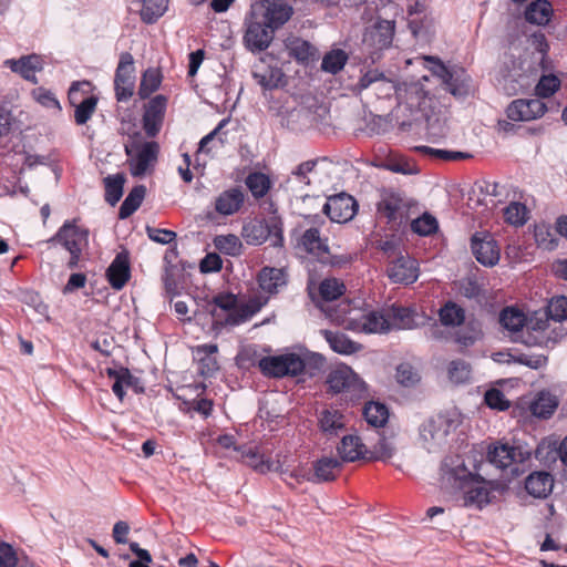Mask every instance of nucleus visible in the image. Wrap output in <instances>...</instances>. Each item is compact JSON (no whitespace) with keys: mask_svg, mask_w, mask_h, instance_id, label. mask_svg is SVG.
I'll list each match as a JSON object with an SVG mask.
<instances>
[{"mask_svg":"<svg viewBox=\"0 0 567 567\" xmlns=\"http://www.w3.org/2000/svg\"><path fill=\"white\" fill-rule=\"evenodd\" d=\"M537 72L528 59H511L509 63L505 62L501 68L497 83L507 95H516L530 87Z\"/></svg>","mask_w":567,"mask_h":567,"instance_id":"3","label":"nucleus"},{"mask_svg":"<svg viewBox=\"0 0 567 567\" xmlns=\"http://www.w3.org/2000/svg\"><path fill=\"white\" fill-rule=\"evenodd\" d=\"M274 32L275 29L268 27L265 20L251 17L250 12L246 20L245 44L250 51L266 50L274 39Z\"/></svg>","mask_w":567,"mask_h":567,"instance_id":"12","label":"nucleus"},{"mask_svg":"<svg viewBox=\"0 0 567 567\" xmlns=\"http://www.w3.org/2000/svg\"><path fill=\"white\" fill-rule=\"evenodd\" d=\"M384 83L389 85V89H392L393 85L390 81L386 80L384 73L380 72L377 69L369 70L365 72L359 80V82L353 87V91L357 93H361L363 90L368 89L374 83Z\"/></svg>","mask_w":567,"mask_h":567,"instance_id":"53","label":"nucleus"},{"mask_svg":"<svg viewBox=\"0 0 567 567\" xmlns=\"http://www.w3.org/2000/svg\"><path fill=\"white\" fill-rule=\"evenodd\" d=\"M348 61V54L341 49H333L324 54L321 62L322 71L331 74L340 72Z\"/></svg>","mask_w":567,"mask_h":567,"instance_id":"44","label":"nucleus"},{"mask_svg":"<svg viewBox=\"0 0 567 567\" xmlns=\"http://www.w3.org/2000/svg\"><path fill=\"white\" fill-rule=\"evenodd\" d=\"M169 0H143L141 19L145 23L156 22L167 10Z\"/></svg>","mask_w":567,"mask_h":567,"instance_id":"42","label":"nucleus"},{"mask_svg":"<svg viewBox=\"0 0 567 567\" xmlns=\"http://www.w3.org/2000/svg\"><path fill=\"white\" fill-rule=\"evenodd\" d=\"M484 401L491 409L505 411L509 408V401L505 399L504 393L498 389L486 391Z\"/></svg>","mask_w":567,"mask_h":567,"instance_id":"61","label":"nucleus"},{"mask_svg":"<svg viewBox=\"0 0 567 567\" xmlns=\"http://www.w3.org/2000/svg\"><path fill=\"white\" fill-rule=\"evenodd\" d=\"M342 462L336 457H322L315 462L313 464V474L300 472L297 470L293 471H280V474L284 476V480L293 478L297 482L300 480L313 482V483H322L333 481L337 475L336 472L341 468Z\"/></svg>","mask_w":567,"mask_h":567,"instance_id":"11","label":"nucleus"},{"mask_svg":"<svg viewBox=\"0 0 567 567\" xmlns=\"http://www.w3.org/2000/svg\"><path fill=\"white\" fill-rule=\"evenodd\" d=\"M107 375L114 380L112 390L114 394L122 401L124 398V386H132L134 377L130 373L128 369L121 368L120 370L107 369Z\"/></svg>","mask_w":567,"mask_h":567,"instance_id":"46","label":"nucleus"},{"mask_svg":"<svg viewBox=\"0 0 567 567\" xmlns=\"http://www.w3.org/2000/svg\"><path fill=\"white\" fill-rule=\"evenodd\" d=\"M252 76L264 90H274L281 85L284 72L278 66L260 62L255 65Z\"/></svg>","mask_w":567,"mask_h":567,"instance_id":"27","label":"nucleus"},{"mask_svg":"<svg viewBox=\"0 0 567 567\" xmlns=\"http://www.w3.org/2000/svg\"><path fill=\"white\" fill-rule=\"evenodd\" d=\"M245 202V194L239 187H231L220 193L215 199V209L223 216L236 214Z\"/></svg>","mask_w":567,"mask_h":567,"instance_id":"24","label":"nucleus"},{"mask_svg":"<svg viewBox=\"0 0 567 567\" xmlns=\"http://www.w3.org/2000/svg\"><path fill=\"white\" fill-rule=\"evenodd\" d=\"M167 99L164 95L154 96L145 106L143 127L147 136H155L163 124Z\"/></svg>","mask_w":567,"mask_h":567,"instance_id":"20","label":"nucleus"},{"mask_svg":"<svg viewBox=\"0 0 567 567\" xmlns=\"http://www.w3.org/2000/svg\"><path fill=\"white\" fill-rule=\"evenodd\" d=\"M258 368L268 378L297 377L306 368L305 361L295 353L264 357Z\"/></svg>","mask_w":567,"mask_h":567,"instance_id":"7","label":"nucleus"},{"mask_svg":"<svg viewBox=\"0 0 567 567\" xmlns=\"http://www.w3.org/2000/svg\"><path fill=\"white\" fill-rule=\"evenodd\" d=\"M76 219L66 220L50 239L51 243L60 244L70 252L68 267L73 269L78 267L82 252L89 246V229L79 226Z\"/></svg>","mask_w":567,"mask_h":567,"instance_id":"4","label":"nucleus"},{"mask_svg":"<svg viewBox=\"0 0 567 567\" xmlns=\"http://www.w3.org/2000/svg\"><path fill=\"white\" fill-rule=\"evenodd\" d=\"M394 451V445L388 439L381 437L373 450L369 451L368 460L388 461L393 456Z\"/></svg>","mask_w":567,"mask_h":567,"instance_id":"56","label":"nucleus"},{"mask_svg":"<svg viewBox=\"0 0 567 567\" xmlns=\"http://www.w3.org/2000/svg\"><path fill=\"white\" fill-rule=\"evenodd\" d=\"M322 212L333 223H347L351 220L357 213V202L352 196L341 193L330 196L323 205Z\"/></svg>","mask_w":567,"mask_h":567,"instance_id":"15","label":"nucleus"},{"mask_svg":"<svg viewBox=\"0 0 567 567\" xmlns=\"http://www.w3.org/2000/svg\"><path fill=\"white\" fill-rule=\"evenodd\" d=\"M425 60L433 64L430 66V70L433 75L440 78L443 81L445 90L455 96H462L465 94V86L463 82L462 85H455L451 82L453 79L452 70L447 69L439 59L433 56H426Z\"/></svg>","mask_w":567,"mask_h":567,"instance_id":"33","label":"nucleus"},{"mask_svg":"<svg viewBox=\"0 0 567 567\" xmlns=\"http://www.w3.org/2000/svg\"><path fill=\"white\" fill-rule=\"evenodd\" d=\"M538 317H542L544 320H547L548 330L553 337L557 333L558 340L563 337V331H556V329H550V321L561 322L567 319V298L565 296H556L553 297L548 305L545 313H538Z\"/></svg>","mask_w":567,"mask_h":567,"instance_id":"28","label":"nucleus"},{"mask_svg":"<svg viewBox=\"0 0 567 567\" xmlns=\"http://www.w3.org/2000/svg\"><path fill=\"white\" fill-rule=\"evenodd\" d=\"M125 150L126 154L131 156L128 161L131 174L136 177L143 176L157 159L158 145L155 142L144 143L135 156L131 155L127 146Z\"/></svg>","mask_w":567,"mask_h":567,"instance_id":"22","label":"nucleus"},{"mask_svg":"<svg viewBox=\"0 0 567 567\" xmlns=\"http://www.w3.org/2000/svg\"><path fill=\"white\" fill-rule=\"evenodd\" d=\"M134 73L133 55L128 52L121 53L114 80L116 99L118 101H126L133 95Z\"/></svg>","mask_w":567,"mask_h":567,"instance_id":"13","label":"nucleus"},{"mask_svg":"<svg viewBox=\"0 0 567 567\" xmlns=\"http://www.w3.org/2000/svg\"><path fill=\"white\" fill-rule=\"evenodd\" d=\"M146 194V187L144 185L135 186L126 196L120 207V218L125 219L130 217L141 206Z\"/></svg>","mask_w":567,"mask_h":567,"instance_id":"41","label":"nucleus"},{"mask_svg":"<svg viewBox=\"0 0 567 567\" xmlns=\"http://www.w3.org/2000/svg\"><path fill=\"white\" fill-rule=\"evenodd\" d=\"M499 323L504 329L515 336V340L520 339L526 346L549 347L558 341V334L553 337L547 332L548 323L538 312L530 318H526L525 313L519 309L507 307L499 315Z\"/></svg>","mask_w":567,"mask_h":567,"instance_id":"1","label":"nucleus"},{"mask_svg":"<svg viewBox=\"0 0 567 567\" xmlns=\"http://www.w3.org/2000/svg\"><path fill=\"white\" fill-rule=\"evenodd\" d=\"M449 377L455 383L468 381L471 377L470 365L462 360L452 361L449 365Z\"/></svg>","mask_w":567,"mask_h":567,"instance_id":"59","label":"nucleus"},{"mask_svg":"<svg viewBox=\"0 0 567 567\" xmlns=\"http://www.w3.org/2000/svg\"><path fill=\"white\" fill-rule=\"evenodd\" d=\"M219 311H225L223 324L237 326L247 319V316L237 310V298L233 293H219L213 298L210 313L214 318L219 317Z\"/></svg>","mask_w":567,"mask_h":567,"instance_id":"18","label":"nucleus"},{"mask_svg":"<svg viewBox=\"0 0 567 567\" xmlns=\"http://www.w3.org/2000/svg\"><path fill=\"white\" fill-rule=\"evenodd\" d=\"M449 423L444 416L431 417L423 423L421 435L425 441L442 439L447 435Z\"/></svg>","mask_w":567,"mask_h":567,"instance_id":"38","label":"nucleus"},{"mask_svg":"<svg viewBox=\"0 0 567 567\" xmlns=\"http://www.w3.org/2000/svg\"><path fill=\"white\" fill-rule=\"evenodd\" d=\"M243 457L246 460L247 464L251 466L254 470L259 473H268V472H277L280 470V465L278 462L270 461L266 458L262 454H259L257 451L252 449H248L243 452Z\"/></svg>","mask_w":567,"mask_h":567,"instance_id":"39","label":"nucleus"},{"mask_svg":"<svg viewBox=\"0 0 567 567\" xmlns=\"http://www.w3.org/2000/svg\"><path fill=\"white\" fill-rule=\"evenodd\" d=\"M79 93L78 84H72L69 90V100L75 105L74 120L78 125L85 124L94 113L97 104V97L89 96L76 104V95Z\"/></svg>","mask_w":567,"mask_h":567,"instance_id":"30","label":"nucleus"},{"mask_svg":"<svg viewBox=\"0 0 567 567\" xmlns=\"http://www.w3.org/2000/svg\"><path fill=\"white\" fill-rule=\"evenodd\" d=\"M324 337L331 349L341 354H352L361 349V346L347 336L339 332L324 331Z\"/></svg>","mask_w":567,"mask_h":567,"instance_id":"37","label":"nucleus"},{"mask_svg":"<svg viewBox=\"0 0 567 567\" xmlns=\"http://www.w3.org/2000/svg\"><path fill=\"white\" fill-rule=\"evenodd\" d=\"M535 240L538 246L545 249H554L556 247V240L553 238L550 229L547 225L542 224L535 227Z\"/></svg>","mask_w":567,"mask_h":567,"instance_id":"63","label":"nucleus"},{"mask_svg":"<svg viewBox=\"0 0 567 567\" xmlns=\"http://www.w3.org/2000/svg\"><path fill=\"white\" fill-rule=\"evenodd\" d=\"M442 324L455 327L460 326L465 320V311L453 301L446 302L439 312Z\"/></svg>","mask_w":567,"mask_h":567,"instance_id":"43","label":"nucleus"},{"mask_svg":"<svg viewBox=\"0 0 567 567\" xmlns=\"http://www.w3.org/2000/svg\"><path fill=\"white\" fill-rule=\"evenodd\" d=\"M221 127L223 124L220 123L215 130L200 140L198 147L199 152L208 154L213 150L220 148L224 145L225 141L219 134Z\"/></svg>","mask_w":567,"mask_h":567,"instance_id":"58","label":"nucleus"},{"mask_svg":"<svg viewBox=\"0 0 567 567\" xmlns=\"http://www.w3.org/2000/svg\"><path fill=\"white\" fill-rule=\"evenodd\" d=\"M395 24L390 20H378L365 33L364 42L377 51L391 47Z\"/></svg>","mask_w":567,"mask_h":567,"instance_id":"21","label":"nucleus"},{"mask_svg":"<svg viewBox=\"0 0 567 567\" xmlns=\"http://www.w3.org/2000/svg\"><path fill=\"white\" fill-rule=\"evenodd\" d=\"M471 247L480 264L493 267L498 262L501 250L489 233L481 231L474 234L471 240Z\"/></svg>","mask_w":567,"mask_h":567,"instance_id":"17","label":"nucleus"},{"mask_svg":"<svg viewBox=\"0 0 567 567\" xmlns=\"http://www.w3.org/2000/svg\"><path fill=\"white\" fill-rule=\"evenodd\" d=\"M106 276L112 288L122 289L130 279V262L126 254H117L110 267Z\"/></svg>","mask_w":567,"mask_h":567,"instance_id":"26","label":"nucleus"},{"mask_svg":"<svg viewBox=\"0 0 567 567\" xmlns=\"http://www.w3.org/2000/svg\"><path fill=\"white\" fill-rule=\"evenodd\" d=\"M327 384L333 393H346L350 399H361L367 392L365 383L348 365H339L331 370Z\"/></svg>","mask_w":567,"mask_h":567,"instance_id":"8","label":"nucleus"},{"mask_svg":"<svg viewBox=\"0 0 567 567\" xmlns=\"http://www.w3.org/2000/svg\"><path fill=\"white\" fill-rule=\"evenodd\" d=\"M549 453L554 454L551 456L553 460L559 457L561 463L567 466V435L561 440L560 443L547 440L542 441L535 451V456L540 461H546L549 458Z\"/></svg>","mask_w":567,"mask_h":567,"instance_id":"35","label":"nucleus"},{"mask_svg":"<svg viewBox=\"0 0 567 567\" xmlns=\"http://www.w3.org/2000/svg\"><path fill=\"white\" fill-rule=\"evenodd\" d=\"M439 228L436 218L427 213L412 220L411 229L420 236L434 234Z\"/></svg>","mask_w":567,"mask_h":567,"instance_id":"52","label":"nucleus"},{"mask_svg":"<svg viewBox=\"0 0 567 567\" xmlns=\"http://www.w3.org/2000/svg\"><path fill=\"white\" fill-rule=\"evenodd\" d=\"M554 488V477L545 471H535L525 478L526 492L535 497L544 499L549 496Z\"/></svg>","mask_w":567,"mask_h":567,"instance_id":"23","label":"nucleus"},{"mask_svg":"<svg viewBox=\"0 0 567 567\" xmlns=\"http://www.w3.org/2000/svg\"><path fill=\"white\" fill-rule=\"evenodd\" d=\"M378 210L389 220L402 219L404 215V204L402 198L394 193L385 194L378 204Z\"/></svg>","mask_w":567,"mask_h":567,"instance_id":"36","label":"nucleus"},{"mask_svg":"<svg viewBox=\"0 0 567 567\" xmlns=\"http://www.w3.org/2000/svg\"><path fill=\"white\" fill-rule=\"evenodd\" d=\"M246 185L255 198H262L269 192L271 182L264 173H250L246 177Z\"/></svg>","mask_w":567,"mask_h":567,"instance_id":"47","label":"nucleus"},{"mask_svg":"<svg viewBox=\"0 0 567 567\" xmlns=\"http://www.w3.org/2000/svg\"><path fill=\"white\" fill-rule=\"evenodd\" d=\"M547 112L546 104L540 99H517L506 109L511 121L528 122L540 118Z\"/></svg>","mask_w":567,"mask_h":567,"instance_id":"14","label":"nucleus"},{"mask_svg":"<svg viewBox=\"0 0 567 567\" xmlns=\"http://www.w3.org/2000/svg\"><path fill=\"white\" fill-rule=\"evenodd\" d=\"M553 16L551 4L547 0H535L525 10V19L529 23L546 25Z\"/></svg>","mask_w":567,"mask_h":567,"instance_id":"34","label":"nucleus"},{"mask_svg":"<svg viewBox=\"0 0 567 567\" xmlns=\"http://www.w3.org/2000/svg\"><path fill=\"white\" fill-rule=\"evenodd\" d=\"M105 183V200L114 206L123 195V186L125 183V176L123 174H116L107 176L104 179Z\"/></svg>","mask_w":567,"mask_h":567,"instance_id":"48","label":"nucleus"},{"mask_svg":"<svg viewBox=\"0 0 567 567\" xmlns=\"http://www.w3.org/2000/svg\"><path fill=\"white\" fill-rule=\"evenodd\" d=\"M560 86V80L555 75H542L535 86L538 97L545 99L551 96Z\"/></svg>","mask_w":567,"mask_h":567,"instance_id":"54","label":"nucleus"},{"mask_svg":"<svg viewBox=\"0 0 567 567\" xmlns=\"http://www.w3.org/2000/svg\"><path fill=\"white\" fill-rule=\"evenodd\" d=\"M251 17L261 18L268 27L277 30L292 16L293 10L281 0H251Z\"/></svg>","mask_w":567,"mask_h":567,"instance_id":"9","label":"nucleus"},{"mask_svg":"<svg viewBox=\"0 0 567 567\" xmlns=\"http://www.w3.org/2000/svg\"><path fill=\"white\" fill-rule=\"evenodd\" d=\"M319 291L324 300H334L343 295L344 285L336 278H327L320 284Z\"/></svg>","mask_w":567,"mask_h":567,"instance_id":"55","label":"nucleus"},{"mask_svg":"<svg viewBox=\"0 0 567 567\" xmlns=\"http://www.w3.org/2000/svg\"><path fill=\"white\" fill-rule=\"evenodd\" d=\"M527 209L525 205L514 202L504 209V218L507 223L519 226L526 221Z\"/></svg>","mask_w":567,"mask_h":567,"instance_id":"57","label":"nucleus"},{"mask_svg":"<svg viewBox=\"0 0 567 567\" xmlns=\"http://www.w3.org/2000/svg\"><path fill=\"white\" fill-rule=\"evenodd\" d=\"M31 95L33 100H35L39 104H41L44 107L56 110L61 109L55 95L44 87H37L32 90Z\"/></svg>","mask_w":567,"mask_h":567,"instance_id":"62","label":"nucleus"},{"mask_svg":"<svg viewBox=\"0 0 567 567\" xmlns=\"http://www.w3.org/2000/svg\"><path fill=\"white\" fill-rule=\"evenodd\" d=\"M363 415L370 425L381 427L384 426L389 419V411L382 403L370 402L365 404Z\"/></svg>","mask_w":567,"mask_h":567,"instance_id":"45","label":"nucleus"},{"mask_svg":"<svg viewBox=\"0 0 567 567\" xmlns=\"http://www.w3.org/2000/svg\"><path fill=\"white\" fill-rule=\"evenodd\" d=\"M312 225L306 229L300 226L293 231L296 248L317 257L320 261H324L329 254L328 239L321 237L320 229L315 225V218H307Z\"/></svg>","mask_w":567,"mask_h":567,"instance_id":"10","label":"nucleus"},{"mask_svg":"<svg viewBox=\"0 0 567 567\" xmlns=\"http://www.w3.org/2000/svg\"><path fill=\"white\" fill-rule=\"evenodd\" d=\"M162 75L157 69H147L141 80L138 95L142 99L148 97L161 85Z\"/></svg>","mask_w":567,"mask_h":567,"instance_id":"49","label":"nucleus"},{"mask_svg":"<svg viewBox=\"0 0 567 567\" xmlns=\"http://www.w3.org/2000/svg\"><path fill=\"white\" fill-rule=\"evenodd\" d=\"M312 45L303 40L297 39L290 44L291 54L299 61H307L312 55Z\"/></svg>","mask_w":567,"mask_h":567,"instance_id":"64","label":"nucleus"},{"mask_svg":"<svg viewBox=\"0 0 567 567\" xmlns=\"http://www.w3.org/2000/svg\"><path fill=\"white\" fill-rule=\"evenodd\" d=\"M513 446L502 444L488 451V460L499 468H506L513 464Z\"/></svg>","mask_w":567,"mask_h":567,"instance_id":"51","label":"nucleus"},{"mask_svg":"<svg viewBox=\"0 0 567 567\" xmlns=\"http://www.w3.org/2000/svg\"><path fill=\"white\" fill-rule=\"evenodd\" d=\"M341 315L336 319L347 328L365 333H386L390 331L389 315L386 310H372L363 312L351 309L348 303L339 305Z\"/></svg>","mask_w":567,"mask_h":567,"instance_id":"2","label":"nucleus"},{"mask_svg":"<svg viewBox=\"0 0 567 567\" xmlns=\"http://www.w3.org/2000/svg\"><path fill=\"white\" fill-rule=\"evenodd\" d=\"M318 423L327 436H333L344 429L346 417L336 409H324L318 415Z\"/></svg>","mask_w":567,"mask_h":567,"instance_id":"32","label":"nucleus"},{"mask_svg":"<svg viewBox=\"0 0 567 567\" xmlns=\"http://www.w3.org/2000/svg\"><path fill=\"white\" fill-rule=\"evenodd\" d=\"M214 245L220 252L229 256L239 255L243 247L240 239L233 234L216 236Z\"/></svg>","mask_w":567,"mask_h":567,"instance_id":"50","label":"nucleus"},{"mask_svg":"<svg viewBox=\"0 0 567 567\" xmlns=\"http://www.w3.org/2000/svg\"><path fill=\"white\" fill-rule=\"evenodd\" d=\"M396 381L404 385L411 386L419 382L420 375L410 363H401L396 368Z\"/></svg>","mask_w":567,"mask_h":567,"instance_id":"60","label":"nucleus"},{"mask_svg":"<svg viewBox=\"0 0 567 567\" xmlns=\"http://www.w3.org/2000/svg\"><path fill=\"white\" fill-rule=\"evenodd\" d=\"M3 64L24 80L37 84L38 78L35 73L43 70L44 62L41 55L33 53L22 55L19 59H8Z\"/></svg>","mask_w":567,"mask_h":567,"instance_id":"19","label":"nucleus"},{"mask_svg":"<svg viewBox=\"0 0 567 567\" xmlns=\"http://www.w3.org/2000/svg\"><path fill=\"white\" fill-rule=\"evenodd\" d=\"M342 462H355L361 458L368 460L369 450L357 435H344L337 447Z\"/></svg>","mask_w":567,"mask_h":567,"instance_id":"25","label":"nucleus"},{"mask_svg":"<svg viewBox=\"0 0 567 567\" xmlns=\"http://www.w3.org/2000/svg\"><path fill=\"white\" fill-rule=\"evenodd\" d=\"M390 330L414 329L420 324L421 317L413 310L403 307L388 309Z\"/></svg>","mask_w":567,"mask_h":567,"instance_id":"31","label":"nucleus"},{"mask_svg":"<svg viewBox=\"0 0 567 567\" xmlns=\"http://www.w3.org/2000/svg\"><path fill=\"white\" fill-rule=\"evenodd\" d=\"M451 476L458 482V487L464 491V505L482 508L491 502L492 492L484 481H480L465 466L457 465L451 471Z\"/></svg>","mask_w":567,"mask_h":567,"instance_id":"6","label":"nucleus"},{"mask_svg":"<svg viewBox=\"0 0 567 567\" xmlns=\"http://www.w3.org/2000/svg\"><path fill=\"white\" fill-rule=\"evenodd\" d=\"M241 236L248 245L259 246L269 239L271 246L282 247V223L277 216L251 220L244 225Z\"/></svg>","mask_w":567,"mask_h":567,"instance_id":"5","label":"nucleus"},{"mask_svg":"<svg viewBox=\"0 0 567 567\" xmlns=\"http://www.w3.org/2000/svg\"><path fill=\"white\" fill-rule=\"evenodd\" d=\"M558 403L555 396L549 393H539L530 403V412L533 415L542 419L549 417L556 410Z\"/></svg>","mask_w":567,"mask_h":567,"instance_id":"40","label":"nucleus"},{"mask_svg":"<svg viewBox=\"0 0 567 567\" xmlns=\"http://www.w3.org/2000/svg\"><path fill=\"white\" fill-rule=\"evenodd\" d=\"M386 274L395 284H413L419 278L417 261L408 254L399 252L394 259L389 260Z\"/></svg>","mask_w":567,"mask_h":567,"instance_id":"16","label":"nucleus"},{"mask_svg":"<svg viewBox=\"0 0 567 567\" xmlns=\"http://www.w3.org/2000/svg\"><path fill=\"white\" fill-rule=\"evenodd\" d=\"M258 284L262 291L277 293L287 284V274L284 269L264 267L258 274Z\"/></svg>","mask_w":567,"mask_h":567,"instance_id":"29","label":"nucleus"}]
</instances>
